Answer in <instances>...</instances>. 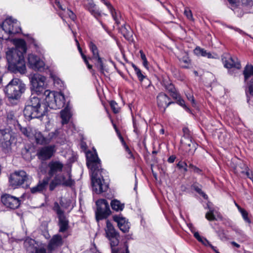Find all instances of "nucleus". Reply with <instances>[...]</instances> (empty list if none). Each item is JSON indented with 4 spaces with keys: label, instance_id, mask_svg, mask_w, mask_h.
<instances>
[{
    "label": "nucleus",
    "instance_id": "nucleus-1",
    "mask_svg": "<svg viewBox=\"0 0 253 253\" xmlns=\"http://www.w3.org/2000/svg\"><path fill=\"white\" fill-rule=\"evenodd\" d=\"M86 165L91 172V183L93 190L96 193H101L107 190L108 185L103 179V170L101 169V161L97 152L88 151L86 153Z\"/></svg>",
    "mask_w": 253,
    "mask_h": 253
},
{
    "label": "nucleus",
    "instance_id": "nucleus-2",
    "mask_svg": "<svg viewBox=\"0 0 253 253\" xmlns=\"http://www.w3.org/2000/svg\"><path fill=\"white\" fill-rule=\"evenodd\" d=\"M14 43L15 47L9 48L6 52L8 68L14 73L24 74L26 69L23 54L27 50L26 42L23 40L16 39Z\"/></svg>",
    "mask_w": 253,
    "mask_h": 253
},
{
    "label": "nucleus",
    "instance_id": "nucleus-3",
    "mask_svg": "<svg viewBox=\"0 0 253 253\" xmlns=\"http://www.w3.org/2000/svg\"><path fill=\"white\" fill-rule=\"evenodd\" d=\"M25 90V85L18 79H14L7 85L5 92L9 98L17 99Z\"/></svg>",
    "mask_w": 253,
    "mask_h": 253
},
{
    "label": "nucleus",
    "instance_id": "nucleus-4",
    "mask_svg": "<svg viewBox=\"0 0 253 253\" xmlns=\"http://www.w3.org/2000/svg\"><path fill=\"white\" fill-rule=\"evenodd\" d=\"M14 139L13 133L10 128L0 129V147L5 153L11 150V146Z\"/></svg>",
    "mask_w": 253,
    "mask_h": 253
},
{
    "label": "nucleus",
    "instance_id": "nucleus-5",
    "mask_svg": "<svg viewBox=\"0 0 253 253\" xmlns=\"http://www.w3.org/2000/svg\"><path fill=\"white\" fill-rule=\"evenodd\" d=\"M31 179V177L25 171L19 170L12 173L10 176L9 181L10 185L16 188L25 182L26 183L27 186Z\"/></svg>",
    "mask_w": 253,
    "mask_h": 253
},
{
    "label": "nucleus",
    "instance_id": "nucleus-6",
    "mask_svg": "<svg viewBox=\"0 0 253 253\" xmlns=\"http://www.w3.org/2000/svg\"><path fill=\"white\" fill-rule=\"evenodd\" d=\"M97 210L95 211L96 219L97 221L106 218L111 213V210L107 201L105 199H100L96 201Z\"/></svg>",
    "mask_w": 253,
    "mask_h": 253
},
{
    "label": "nucleus",
    "instance_id": "nucleus-7",
    "mask_svg": "<svg viewBox=\"0 0 253 253\" xmlns=\"http://www.w3.org/2000/svg\"><path fill=\"white\" fill-rule=\"evenodd\" d=\"M1 28L2 31L9 35H15L21 31L19 22L11 17L6 19Z\"/></svg>",
    "mask_w": 253,
    "mask_h": 253
},
{
    "label": "nucleus",
    "instance_id": "nucleus-8",
    "mask_svg": "<svg viewBox=\"0 0 253 253\" xmlns=\"http://www.w3.org/2000/svg\"><path fill=\"white\" fill-rule=\"evenodd\" d=\"M45 78L39 74H36L31 78V83L32 88L38 94H42L45 90Z\"/></svg>",
    "mask_w": 253,
    "mask_h": 253
},
{
    "label": "nucleus",
    "instance_id": "nucleus-9",
    "mask_svg": "<svg viewBox=\"0 0 253 253\" xmlns=\"http://www.w3.org/2000/svg\"><path fill=\"white\" fill-rule=\"evenodd\" d=\"M53 210L57 214V216L59 219V231L60 232H65L68 229L69 227V221L66 217L63 211L61 209L58 203H54Z\"/></svg>",
    "mask_w": 253,
    "mask_h": 253
},
{
    "label": "nucleus",
    "instance_id": "nucleus-10",
    "mask_svg": "<svg viewBox=\"0 0 253 253\" xmlns=\"http://www.w3.org/2000/svg\"><path fill=\"white\" fill-rule=\"evenodd\" d=\"M44 109L35 108L30 105H26L23 111L24 115L27 119L31 120L34 118H39L45 114V105Z\"/></svg>",
    "mask_w": 253,
    "mask_h": 253
},
{
    "label": "nucleus",
    "instance_id": "nucleus-11",
    "mask_svg": "<svg viewBox=\"0 0 253 253\" xmlns=\"http://www.w3.org/2000/svg\"><path fill=\"white\" fill-rule=\"evenodd\" d=\"M55 152V146L54 145L44 146L38 150L37 156L39 159L42 161H46L50 159Z\"/></svg>",
    "mask_w": 253,
    "mask_h": 253
},
{
    "label": "nucleus",
    "instance_id": "nucleus-12",
    "mask_svg": "<svg viewBox=\"0 0 253 253\" xmlns=\"http://www.w3.org/2000/svg\"><path fill=\"white\" fill-rule=\"evenodd\" d=\"M221 59L224 66L228 69L235 68L237 69L241 68V65L240 61L236 57H232L227 54H224Z\"/></svg>",
    "mask_w": 253,
    "mask_h": 253
},
{
    "label": "nucleus",
    "instance_id": "nucleus-13",
    "mask_svg": "<svg viewBox=\"0 0 253 253\" xmlns=\"http://www.w3.org/2000/svg\"><path fill=\"white\" fill-rule=\"evenodd\" d=\"M2 204L7 208L15 209L20 206V200L18 198L9 194H5L1 198Z\"/></svg>",
    "mask_w": 253,
    "mask_h": 253
},
{
    "label": "nucleus",
    "instance_id": "nucleus-14",
    "mask_svg": "<svg viewBox=\"0 0 253 253\" xmlns=\"http://www.w3.org/2000/svg\"><path fill=\"white\" fill-rule=\"evenodd\" d=\"M56 180L58 181L60 185L66 187H71L75 183V181L72 178L70 170L63 173L61 175H56Z\"/></svg>",
    "mask_w": 253,
    "mask_h": 253
},
{
    "label": "nucleus",
    "instance_id": "nucleus-15",
    "mask_svg": "<svg viewBox=\"0 0 253 253\" xmlns=\"http://www.w3.org/2000/svg\"><path fill=\"white\" fill-rule=\"evenodd\" d=\"M28 65L35 70H41L43 69L44 63L38 56L33 54H29L28 57Z\"/></svg>",
    "mask_w": 253,
    "mask_h": 253
},
{
    "label": "nucleus",
    "instance_id": "nucleus-16",
    "mask_svg": "<svg viewBox=\"0 0 253 253\" xmlns=\"http://www.w3.org/2000/svg\"><path fill=\"white\" fill-rule=\"evenodd\" d=\"M64 165L59 161H51L48 164V174L50 177L56 175L57 172L62 171Z\"/></svg>",
    "mask_w": 253,
    "mask_h": 253
},
{
    "label": "nucleus",
    "instance_id": "nucleus-17",
    "mask_svg": "<svg viewBox=\"0 0 253 253\" xmlns=\"http://www.w3.org/2000/svg\"><path fill=\"white\" fill-rule=\"evenodd\" d=\"M35 241L32 239H27L24 243V248L28 253H46L44 248H38L34 246Z\"/></svg>",
    "mask_w": 253,
    "mask_h": 253
},
{
    "label": "nucleus",
    "instance_id": "nucleus-18",
    "mask_svg": "<svg viewBox=\"0 0 253 253\" xmlns=\"http://www.w3.org/2000/svg\"><path fill=\"white\" fill-rule=\"evenodd\" d=\"M114 220L118 224L120 229L124 233L128 232L130 228L129 223L126 218L121 215L113 216Z\"/></svg>",
    "mask_w": 253,
    "mask_h": 253
},
{
    "label": "nucleus",
    "instance_id": "nucleus-19",
    "mask_svg": "<svg viewBox=\"0 0 253 253\" xmlns=\"http://www.w3.org/2000/svg\"><path fill=\"white\" fill-rule=\"evenodd\" d=\"M157 98L158 106L163 112L165 111L169 105L173 103L172 102L169 101V97L164 93H159Z\"/></svg>",
    "mask_w": 253,
    "mask_h": 253
},
{
    "label": "nucleus",
    "instance_id": "nucleus-20",
    "mask_svg": "<svg viewBox=\"0 0 253 253\" xmlns=\"http://www.w3.org/2000/svg\"><path fill=\"white\" fill-rule=\"evenodd\" d=\"M101 2H102L108 8L109 10L111 15L115 20L116 23L117 25L121 24V21L122 19V16L121 15L120 12L119 11H116L112 5L111 4L110 2L107 1V0H101Z\"/></svg>",
    "mask_w": 253,
    "mask_h": 253
},
{
    "label": "nucleus",
    "instance_id": "nucleus-21",
    "mask_svg": "<svg viewBox=\"0 0 253 253\" xmlns=\"http://www.w3.org/2000/svg\"><path fill=\"white\" fill-rule=\"evenodd\" d=\"M101 2H102L108 8L109 10L111 15L115 20L116 23L117 25L121 24V21L122 19V16L121 15L120 12L119 11H116L112 5L111 4L110 2L107 1V0H101Z\"/></svg>",
    "mask_w": 253,
    "mask_h": 253
},
{
    "label": "nucleus",
    "instance_id": "nucleus-22",
    "mask_svg": "<svg viewBox=\"0 0 253 253\" xmlns=\"http://www.w3.org/2000/svg\"><path fill=\"white\" fill-rule=\"evenodd\" d=\"M63 245V240L62 237L58 234L54 235L50 240L47 249L49 251L52 252L59 247Z\"/></svg>",
    "mask_w": 253,
    "mask_h": 253
},
{
    "label": "nucleus",
    "instance_id": "nucleus-23",
    "mask_svg": "<svg viewBox=\"0 0 253 253\" xmlns=\"http://www.w3.org/2000/svg\"><path fill=\"white\" fill-rule=\"evenodd\" d=\"M84 5L95 17L98 18L101 16L100 11L97 9L92 0H84Z\"/></svg>",
    "mask_w": 253,
    "mask_h": 253
},
{
    "label": "nucleus",
    "instance_id": "nucleus-24",
    "mask_svg": "<svg viewBox=\"0 0 253 253\" xmlns=\"http://www.w3.org/2000/svg\"><path fill=\"white\" fill-rule=\"evenodd\" d=\"M43 92H44V95L45 96L44 100L47 105L50 108L55 109L54 102L55 101L56 93L51 92L49 90H45Z\"/></svg>",
    "mask_w": 253,
    "mask_h": 253
},
{
    "label": "nucleus",
    "instance_id": "nucleus-25",
    "mask_svg": "<svg viewBox=\"0 0 253 253\" xmlns=\"http://www.w3.org/2000/svg\"><path fill=\"white\" fill-rule=\"evenodd\" d=\"M48 183V178H44L42 181H40L35 186L31 188V192L33 194H36L42 192L45 189Z\"/></svg>",
    "mask_w": 253,
    "mask_h": 253
},
{
    "label": "nucleus",
    "instance_id": "nucleus-26",
    "mask_svg": "<svg viewBox=\"0 0 253 253\" xmlns=\"http://www.w3.org/2000/svg\"><path fill=\"white\" fill-rule=\"evenodd\" d=\"M163 84L166 89L168 91L173 98L178 99L179 98V94L177 92L173 84L166 80L163 81Z\"/></svg>",
    "mask_w": 253,
    "mask_h": 253
},
{
    "label": "nucleus",
    "instance_id": "nucleus-27",
    "mask_svg": "<svg viewBox=\"0 0 253 253\" xmlns=\"http://www.w3.org/2000/svg\"><path fill=\"white\" fill-rule=\"evenodd\" d=\"M64 104L65 97L63 94L61 92H56L55 101L54 102V105L55 106V109L63 107Z\"/></svg>",
    "mask_w": 253,
    "mask_h": 253
},
{
    "label": "nucleus",
    "instance_id": "nucleus-28",
    "mask_svg": "<svg viewBox=\"0 0 253 253\" xmlns=\"http://www.w3.org/2000/svg\"><path fill=\"white\" fill-rule=\"evenodd\" d=\"M36 142L39 144H47L50 143V139L44 137L40 132L34 131V134Z\"/></svg>",
    "mask_w": 253,
    "mask_h": 253
},
{
    "label": "nucleus",
    "instance_id": "nucleus-29",
    "mask_svg": "<svg viewBox=\"0 0 253 253\" xmlns=\"http://www.w3.org/2000/svg\"><path fill=\"white\" fill-rule=\"evenodd\" d=\"M105 232L107 237H112V236H117L119 234L115 229L112 223L109 220L106 221Z\"/></svg>",
    "mask_w": 253,
    "mask_h": 253
},
{
    "label": "nucleus",
    "instance_id": "nucleus-30",
    "mask_svg": "<svg viewBox=\"0 0 253 253\" xmlns=\"http://www.w3.org/2000/svg\"><path fill=\"white\" fill-rule=\"evenodd\" d=\"M72 114L69 108L66 107L64 110L61 111V117L62 118V123L63 124H67L69 121Z\"/></svg>",
    "mask_w": 253,
    "mask_h": 253
},
{
    "label": "nucleus",
    "instance_id": "nucleus-31",
    "mask_svg": "<svg viewBox=\"0 0 253 253\" xmlns=\"http://www.w3.org/2000/svg\"><path fill=\"white\" fill-rule=\"evenodd\" d=\"M18 127L22 133L27 137H32L34 134L35 130L30 126L23 127L20 125H18Z\"/></svg>",
    "mask_w": 253,
    "mask_h": 253
},
{
    "label": "nucleus",
    "instance_id": "nucleus-32",
    "mask_svg": "<svg viewBox=\"0 0 253 253\" xmlns=\"http://www.w3.org/2000/svg\"><path fill=\"white\" fill-rule=\"evenodd\" d=\"M243 75L245 82H246L251 76H253V66L251 64H247L244 68Z\"/></svg>",
    "mask_w": 253,
    "mask_h": 253
},
{
    "label": "nucleus",
    "instance_id": "nucleus-33",
    "mask_svg": "<svg viewBox=\"0 0 253 253\" xmlns=\"http://www.w3.org/2000/svg\"><path fill=\"white\" fill-rule=\"evenodd\" d=\"M27 105L35 108H42L40 99L35 96H31L29 100L27 103Z\"/></svg>",
    "mask_w": 253,
    "mask_h": 253
},
{
    "label": "nucleus",
    "instance_id": "nucleus-34",
    "mask_svg": "<svg viewBox=\"0 0 253 253\" xmlns=\"http://www.w3.org/2000/svg\"><path fill=\"white\" fill-rule=\"evenodd\" d=\"M111 206L113 210L116 211H122L125 207L124 204H122L117 200H113L111 203Z\"/></svg>",
    "mask_w": 253,
    "mask_h": 253
},
{
    "label": "nucleus",
    "instance_id": "nucleus-35",
    "mask_svg": "<svg viewBox=\"0 0 253 253\" xmlns=\"http://www.w3.org/2000/svg\"><path fill=\"white\" fill-rule=\"evenodd\" d=\"M195 53L197 55H201L203 56H207L209 58L212 57L211 54L208 52L206 50L199 47H196L194 50Z\"/></svg>",
    "mask_w": 253,
    "mask_h": 253
},
{
    "label": "nucleus",
    "instance_id": "nucleus-36",
    "mask_svg": "<svg viewBox=\"0 0 253 253\" xmlns=\"http://www.w3.org/2000/svg\"><path fill=\"white\" fill-rule=\"evenodd\" d=\"M236 206L237 207L239 211L241 212L242 216L244 219V220L247 223L250 224L251 223V220L248 217V212L244 209L241 208L239 205L236 204Z\"/></svg>",
    "mask_w": 253,
    "mask_h": 253
},
{
    "label": "nucleus",
    "instance_id": "nucleus-37",
    "mask_svg": "<svg viewBox=\"0 0 253 253\" xmlns=\"http://www.w3.org/2000/svg\"><path fill=\"white\" fill-rule=\"evenodd\" d=\"M93 59L96 60V61L95 66L99 69L101 73L103 74L104 71V68L102 58H100L99 55L97 57H94Z\"/></svg>",
    "mask_w": 253,
    "mask_h": 253
},
{
    "label": "nucleus",
    "instance_id": "nucleus-38",
    "mask_svg": "<svg viewBox=\"0 0 253 253\" xmlns=\"http://www.w3.org/2000/svg\"><path fill=\"white\" fill-rule=\"evenodd\" d=\"M110 241V245L112 249H114L113 247L117 246L119 243V235L117 236H112V237H107Z\"/></svg>",
    "mask_w": 253,
    "mask_h": 253
},
{
    "label": "nucleus",
    "instance_id": "nucleus-39",
    "mask_svg": "<svg viewBox=\"0 0 253 253\" xmlns=\"http://www.w3.org/2000/svg\"><path fill=\"white\" fill-rule=\"evenodd\" d=\"M6 121L8 124H13L16 121V118L13 111H10L7 113Z\"/></svg>",
    "mask_w": 253,
    "mask_h": 253
},
{
    "label": "nucleus",
    "instance_id": "nucleus-40",
    "mask_svg": "<svg viewBox=\"0 0 253 253\" xmlns=\"http://www.w3.org/2000/svg\"><path fill=\"white\" fill-rule=\"evenodd\" d=\"M208 208L209 210V211L207 212L206 214V218L210 221H213L216 220L215 217L213 214L214 210L212 208H210L209 205H208Z\"/></svg>",
    "mask_w": 253,
    "mask_h": 253
},
{
    "label": "nucleus",
    "instance_id": "nucleus-41",
    "mask_svg": "<svg viewBox=\"0 0 253 253\" xmlns=\"http://www.w3.org/2000/svg\"><path fill=\"white\" fill-rule=\"evenodd\" d=\"M121 30L124 37H125L126 38H129L132 36V32L130 31V28L128 26H127V28L126 25L123 26Z\"/></svg>",
    "mask_w": 253,
    "mask_h": 253
},
{
    "label": "nucleus",
    "instance_id": "nucleus-42",
    "mask_svg": "<svg viewBox=\"0 0 253 253\" xmlns=\"http://www.w3.org/2000/svg\"><path fill=\"white\" fill-rule=\"evenodd\" d=\"M89 48L92 52V58L97 57L99 56L98 49L97 46L92 42H90Z\"/></svg>",
    "mask_w": 253,
    "mask_h": 253
},
{
    "label": "nucleus",
    "instance_id": "nucleus-43",
    "mask_svg": "<svg viewBox=\"0 0 253 253\" xmlns=\"http://www.w3.org/2000/svg\"><path fill=\"white\" fill-rule=\"evenodd\" d=\"M132 66L136 74L137 75L138 78L139 79V80L142 82L145 78V76L142 74L141 70L138 68L136 65L133 64Z\"/></svg>",
    "mask_w": 253,
    "mask_h": 253
},
{
    "label": "nucleus",
    "instance_id": "nucleus-44",
    "mask_svg": "<svg viewBox=\"0 0 253 253\" xmlns=\"http://www.w3.org/2000/svg\"><path fill=\"white\" fill-rule=\"evenodd\" d=\"M192 187L199 194L201 195L205 199H207L208 196L202 191L201 188L198 186L197 184H193Z\"/></svg>",
    "mask_w": 253,
    "mask_h": 253
},
{
    "label": "nucleus",
    "instance_id": "nucleus-45",
    "mask_svg": "<svg viewBox=\"0 0 253 253\" xmlns=\"http://www.w3.org/2000/svg\"><path fill=\"white\" fill-rule=\"evenodd\" d=\"M110 105L113 112L115 114L119 112V108L118 106L117 103L114 101H111L110 102Z\"/></svg>",
    "mask_w": 253,
    "mask_h": 253
},
{
    "label": "nucleus",
    "instance_id": "nucleus-46",
    "mask_svg": "<svg viewBox=\"0 0 253 253\" xmlns=\"http://www.w3.org/2000/svg\"><path fill=\"white\" fill-rule=\"evenodd\" d=\"M183 131L184 133L183 137L185 139H189L190 141L191 142V136L190 134V131L187 127L183 128Z\"/></svg>",
    "mask_w": 253,
    "mask_h": 253
},
{
    "label": "nucleus",
    "instance_id": "nucleus-47",
    "mask_svg": "<svg viewBox=\"0 0 253 253\" xmlns=\"http://www.w3.org/2000/svg\"><path fill=\"white\" fill-rule=\"evenodd\" d=\"M199 242L202 243L205 246H209L212 250H214L215 247L213 246L206 238L203 237L202 240Z\"/></svg>",
    "mask_w": 253,
    "mask_h": 253
},
{
    "label": "nucleus",
    "instance_id": "nucleus-48",
    "mask_svg": "<svg viewBox=\"0 0 253 253\" xmlns=\"http://www.w3.org/2000/svg\"><path fill=\"white\" fill-rule=\"evenodd\" d=\"M58 185H60V184H58V181L56 180V176H55L54 179L50 183L49 190L50 191H53Z\"/></svg>",
    "mask_w": 253,
    "mask_h": 253
},
{
    "label": "nucleus",
    "instance_id": "nucleus-49",
    "mask_svg": "<svg viewBox=\"0 0 253 253\" xmlns=\"http://www.w3.org/2000/svg\"><path fill=\"white\" fill-rule=\"evenodd\" d=\"M189 168L191 169L193 172L196 173L201 174L202 173V170L200 169L199 168L195 166H194L193 164H190L189 165Z\"/></svg>",
    "mask_w": 253,
    "mask_h": 253
},
{
    "label": "nucleus",
    "instance_id": "nucleus-50",
    "mask_svg": "<svg viewBox=\"0 0 253 253\" xmlns=\"http://www.w3.org/2000/svg\"><path fill=\"white\" fill-rule=\"evenodd\" d=\"M184 14L187 18L190 20L193 21V15L191 11L188 8H186L184 10Z\"/></svg>",
    "mask_w": 253,
    "mask_h": 253
},
{
    "label": "nucleus",
    "instance_id": "nucleus-51",
    "mask_svg": "<svg viewBox=\"0 0 253 253\" xmlns=\"http://www.w3.org/2000/svg\"><path fill=\"white\" fill-rule=\"evenodd\" d=\"M236 3L241 1L242 3L246 5H253V1L252 0H236Z\"/></svg>",
    "mask_w": 253,
    "mask_h": 253
},
{
    "label": "nucleus",
    "instance_id": "nucleus-52",
    "mask_svg": "<svg viewBox=\"0 0 253 253\" xmlns=\"http://www.w3.org/2000/svg\"><path fill=\"white\" fill-rule=\"evenodd\" d=\"M243 166H244V168H245V170H247V171H246V175L247 176V177H248V178H249L250 179H251L253 181V174H252V173L251 174V173H250V172H249V170H248V167H247L246 165H245L244 164H243Z\"/></svg>",
    "mask_w": 253,
    "mask_h": 253
},
{
    "label": "nucleus",
    "instance_id": "nucleus-53",
    "mask_svg": "<svg viewBox=\"0 0 253 253\" xmlns=\"http://www.w3.org/2000/svg\"><path fill=\"white\" fill-rule=\"evenodd\" d=\"M248 88L250 93L253 95V81H250L248 83Z\"/></svg>",
    "mask_w": 253,
    "mask_h": 253
},
{
    "label": "nucleus",
    "instance_id": "nucleus-54",
    "mask_svg": "<svg viewBox=\"0 0 253 253\" xmlns=\"http://www.w3.org/2000/svg\"><path fill=\"white\" fill-rule=\"evenodd\" d=\"M177 167L179 169H183L184 167H187V164L184 162H182V161H180L178 163V164H177Z\"/></svg>",
    "mask_w": 253,
    "mask_h": 253
},
{
    "label": "nucleus",
    "instance_id": "nucleus-55",
    "mask_svg": "<svg viewBox=\"0 0 253 253\" xmlns=\"http://www.w3.org/2000/svg\"><path fill=\"white\" fill-rule=\"evenodd\" d=\"M185 144L190 148L191 146H192L193 147H195V144L194 142H193L192 140L191 142L189 140V139H186Z\"/></svg>",
    "mask_w": 253,
    "mask_h": 253
},
{
    "label": "nucleus",
    "instance_id": "nucleus-56",
    "mask_svg": "<svg viewBox=\"0 0 253 253\" xmlns=\"http://www.w3.org/2000/svg\"><path fill=\"white\" fill-rule=\"evenodd\" d=\"M67 14L69 16V17L73 20H74L76 18V15L74 14V13L71 10H67Z\"/></svg>",
    "mask_w": 253,
    "mask_h": 253
},
{
    "label": "nucleus",
    "instance_id": "nucleus-57",
    "mask_svg": "<svg viewBox=\"0 0 253 253\" xmlns=\"http://www.w3.org/2000/svg\"><path fill=\"white\" fill-rule=\"evenodd\" d=\"M177 103L179 105L184 107L185 109L188 110L189 109L185 106V102L183 99H179L177 100Z\"/></svg>",
    "mask_w": 253,
    "mask_h": 253
},
{
    "label": "nucleus",
    "instance_id": "nucleus-58",
    "mask_svg": "<svg viewBox=\"0 0 253 253\" xmlns=\"http://www.w3.org/2000/svg\"><path fill=\"white\" fill-rule=\"evenodd\" d=\"M194 236L199 242L202 240V238L203 237H201L197 232L194 233Z\"/></svg>",
    "mask_w": 253,
    "mask_h": 253
},
{
    "label": "nucleus",
    "instance_id": "nucleus-59",
    "mask_svg": "<svg viewBox=\"0 0 253 253\" xmlns=\"http://www.w3.org/2000/svg\"><path fill=\"white\" fill-rule=\"evenodd\" d=\"M56 134L54 132H51L49 133L48 136L46 138H48V139H50V142L51 141V139L54 138Z\"/></svg>",
    "mask_w": 253,
    "mask_h": 253
},
{
    "label": "nucleus",
    "instance_id": "nucleus-60",
    "mask_svg": "<svg viewBox=\"0 0 253 253\" xmlns=\"http://www.w3.org/2000/svg\"><path fill=\"white\" fill-rule=\"evenodd\" d=\"M175 159V157L174 156H171L169 158L168 161L170 163H172L174 161Z\"/></svg>",
    "mask_w": 253,
    "mask_h": 253
},
{
    "label": "nucleus",
    "instance_id": "nucleus-61",
    "mask_svg": "<svg viewBox=\"0 0 253 253\" xmlns=\"http://www.w3.org/2000/svg\"><path fill=\"white\" fill-rule=\"evenodd\" d=\"M75 41H76V42L77 43V45L78 46V50H79V52H80L81 54L83 53V52H82V49L81 47L80 46V44H79V42L78 41L77 39H75Z\"/></svg>",
    "mask_w": 253,
    "mask_h": 253
},
{
    "label": "nucleus",
    "instance_id": "nucleus-62",
    "mask_svg": "<svg viewBox=\"0 0 253 253\" xmlns=\"http://www.w3.org/2000/svg\"><path fill=\"white\" fill-rule=\"evenodd\" d=\"M126 252L125 253L124 252H121V251H120L119 250H117L116 251L115 249H112V253H127V252H128L127 248H126Z\"/></svg>",
    "mask_w": 253,
    "mask_h": 253
},
{
    "label": "nucleus",
    "instance_id": "nucleus-63",
    "mask_svg": "<svg viewBox=\"0 0 253 253\" xmlns=\"http://www.w3.org/2000/svg\"><path fill=\"white\" fill-rule=\"evenodd\" d=\"M126 150L128 153V154L130 155L129 158H132L133 157L132 154L127 146H126Z\"/></svg>",
    "mask_w": 253,
    "mask_h": 253
},
{
    "label": "nucleus",
    "instance_id": "nucleus-64",
    "mask_svg": "<svg viewBox=\"0 0 253 253\" xmlns=\"http://www.w3.org/2000/svg\"><path fill=\"white\" fill-rule=\"evenodd\" d=\"M117 135H118V137H119L120 139L121 140V142L123 143V144H124L125 145H126V143L125 142L123 136H122L121 133L119 132V133H118Z\"/></svg>",
    "mask_w": 253,
    "mask_h": 253
}]
</instances>
